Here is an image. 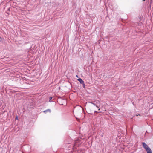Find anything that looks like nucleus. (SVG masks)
I'll list each match as a JSON object with an SVG mask.
<instances>
[{"instance_id": "obj_1", "label": "nucleus", "mask_w": 153, "mask_h": 153, "mask_svg": "<svg viewBox=\"0 0 153 153\" xmlns=\"http://www.w3.org/2000/svg\"><path fill=\"white\" fill-rule=\"evenodd\" d=\"M142 145H143V148L145 149L146 150L147 149H149L150 148L149 147L148 145L144 142H143L142 143Z\"/></svg>"}, {"instance_id": "obj_2", "label": "nucleus", "mask_w": 153, "mask_h": 153, "mask_svg": "<svg viewBox=\"0 0 153 153\" xmlns=\"http://www.w3.org/2000/svg\"><path fill=\"white\" fill-rule=\"evenodd\" d=\"M97 101H91V102H89L88 103H91L92 104H93L94 105H96V104H97Z\"/></svg>"}, {"instance_id": "obj_3", "label": "nucleus", "mask_w": 153, "mask_h": 153, "mask_svg": "<svg viewBox=\"0 0 153 153\" xmlns=\"http://www.w3.org/2000/svg\"><path fill=\"white\" fill-rule=\"evenodd\" d=\"M51 112V110L50 109H48L47 110H45L43 111V112L45 114H46L47 112H49L50 113Z\"/></svg>"}, {"instance_id": "obj_4", "label": "nucleus", "mask_w": 153, "mask_h": 153, "mask_svg": "<svg viewBox=\"0 0 153 153\" xmlns=\"http://www.w3.org/2000/svg\"><path fill=\"white\" fill-rule=\"evenodd\" d=\"M147 151V153H152L151 149L150 148L148 149H147L146 150Z\"/></svg>"}, {"instance_id": "obj_5", "label": "nucleus", "mask_w": 153, "mask_h": 153, "mask_svg": "<svg viewBox=\"0 0 153 153\" xmlns=\"http://www.w3.org/2000/svg\"><path fill=\"white\" fill-rule=\"evenodd\" d=\"M78 80L80 82V83L81 84L83 83L84 82V81L80 78L78 79Z\"/></svg>"}, {"instance_id": "obj_6", "label": "nucleus", "mask_w": 153, "mask_h": 153, "mask_svg": "<svg viewBox=\"0 0 153 153\" xmlns=\"http://www.w3.org/2000/svg\"><path fill=\"white\" fill-rule=\"evenodd\" d=\"M73 146L72 149H73V150H74V149H76V147L75 146H76L75 144H73Z\"/></svg>"}, {"instance_id": "obj_7", "label": "nucleus", "mask_w": 153, "mask_h": 153, "mask_svg": "<svg viewBox=\"0 0 153 153\" xmlns=\"http://www.w3.org/2000/svg\"><path fill=\"white\" fill-rule=\"evenodd\" d=\"M52 97H49V102L51 101V100H52Z\"/></svg>"}, {"instance_id": "obj_8", "label": "nucleus", "mask_w": 153, "mask_h": 153, "mask_svg": "<svg viewBox=\"0 0 153 153\" xmlns=\"http://www.w3.org/2000/svg\"><path fill=\"white\" fill-rule=\"evenodd\" d=\"M82 85L83 88H85V85L84 82L83 83H82Z\"/></svg>"}, {"instance_id": "obj_9", "label": "nucleus", "mask_w": 153, "mask_h": 153, "mask_svg": "<svg viewBox=\"0 0 153 153\" xmlns=\"http://www.w3.org/2000/svg\"><path fill=\"white\" fill-rule=\"evenodd\" d=\"M153 108V105L151 106H150L149 109H152Z\"/></svg>"}, {"instance_id": "obj_10", "label": "nucleus", "mask_w": 153, "mask_h": 153, "mask_svg": "<svg viewBox=\"0 0 153 153\" xmlns=\"http://www.w3.org/2000/svg\"><path fill=\"white\" fill-rule=\"evenodd\" d=\"M15 120H18V117L17 116H16L15 118Z\"/></svg>"}, {"instance_id": "obj_11", "label": "nucleus", "mask_w": 153, "mask_h": 153, "mask_svg": "<svg viewBox=\"0 0 153 153\" xmlns=\"http://www.w3.org/2000/svg\"><path fill=\"white\" fill-rule=\"evenodd\" d=\"M94 112H95V113H100L101 112H100H100H97V111H94Z\"/></svg>"}, {"instance_id": "obj_12", "label": "nucleus", "mask_w": 153, "mask_h": 153, "mask_svg": "<svg viewBox=\"0 0 153 153\" xmlns=\"http://www.w3.org/2000/svg\"><path fill=\"white\" fill-rule=\"evenodd\" d=\"M97 104H96V105H95V106H96L97 108H99V107H98Z\"/></svg>"}, {"instance_id": "obj_13", "label": "nucleus", "mask_w": 153, "mask_h": 153, "mask_svg": "<svg viewBox=\"0 0 153 153\" xmlns=\"http://www.w3.org/2000/svg\"><path fill=\"white\" fill-rule=\"evenodd\" d=\"M136 116H140V114H137L136 115Z\"/></svg>"}, {"instance_id": "obj_14", "label": "nucleus", "mask_w": 153, "mask_h": 153, "mask_svg": "<svg viewBox=\"0 0 153 153\" xmlns=\"http://www.w3.org/2000/svg\"><path fill=\"white\" fill-rule=\"evenodd\" d=\"M147 2H149V0H146Z\"/></svg>"}, {"instance_id": "obj_15", "label": "nucleus", "mask_w": 153, "mask_h": 153, "mask_svg": "<svg viewBox=\"0 0 153 153\" xmlns=\"http://www.w3.org/2000/svg\"><path fill=\"white\" fill-rule=\"evenodd\" d=\"M145 0H143L142 1H143H143H145Z\"/></svg>"}, {"instance_id": "obj_16", "label": "nucleus", "mask_w": 153, "mask_h": 153, "mask_svg": "<svg viewBox=\"0 0 153 153\" xmlns=\"http://www.w3.org/2000/svg\"><path fill=\"white\" fill-rule=\"evenodd\" d=\"M2 41V39L0 40V42Z\"/></svg>"}, {"instance_id": "obj_17", "label": "nucleus", "mask_w": 153, "mask_h": 153, "mask_svg": "<svg viewBox=\"0 0 153 153\" xmlns=\"http://www.w3.org/2000/svg\"><path fill=\"white\" fill-rule=\"evenodd\" d=\"M5 112V111H4V112H3V113H4Z\"/></svg>"}, {"instance_id": "obj_18", "label": "nucleus", "mask_w": 153, "mask_h": 153, "mask_svg": "<svg viewBox=\"0 0 153 153\" xmlns=\"http://www.w3.org/2000/svg\"><path fill=\"white\" fill-rule=\"evenodd\" d=\"M100 110V108H99L98 109V110Z\"/></svg>"}, {"instance_id": "obj_19", "label": "nucleus", "mask_w": 153, "mask_h": 153, "mask_svg": "<svg viewBox=\"0 0 153 153\" xmlns=\"http://www.w3.org/2000/svg\"><path fill=\"white\" fill-rule=\"evenodd\" d=\"M10 8H9L8 9V10H10Z\"/></svg>"}, {"instance_id": "obj_20", "label": "nucleus", "mask_w": 153, "mask_h": 153, "mask_svg": "<svg viewBox=\"0 0 153 153\" xmlns=\"http://www.w3.org/2000/svg\"><path fill=\"white\" fill-rule=\"evenodd\" d=\"M0 39H1V38L0 36Z\"/></svg>"}, {"instance_id": "obj_21", "label": "nucleus", "mask_w": 153, "mask_h": 153, "mask_svg": "<svg viewBox=\"0 0 153 153\" xmlns=\"http://www.w3.org/2000/svg\"><path fill=\"white\" fill-rule=\"evenodd\" d=\"M61 105H63V104H62Z\"/></svg>"}]
</instances>
